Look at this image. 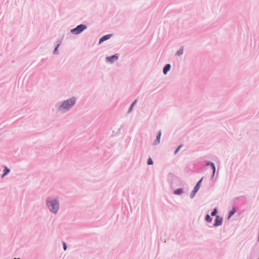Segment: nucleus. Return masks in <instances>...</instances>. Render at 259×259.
<instances>
[{
	"mask_svg": "<svg viewBox=\"0 0 259 259\" xmlns=\"http://www.w3.org/2000/svg\"><path fill=\"white\" fill-rule=\"evenodd\" d=\"M46 203L49 210L54 214H56L59 209V200L58 198L52 199L50 197L46 198Z\"/></svg>",
	"mask_w": 259,
	"mask_h": 259,
	"instance_id": "f257e3e1",
	"label": "nucleus"
},
{
	"mask_svg": "<svg viewBox=\"0 0 259 259\" xmlns=\"http://www.w3.org/2000/svg\"><path fill=\"white\" fill-rule=\"evenodd\" d=\"M76 100V98L73 96L69 99L64 100L58 107V110L60 111L63 110L66 111L70 110L75 105Z\"/></svg>",
	"mask_w": 259,
	"mask_h": 259,
	"instance_id": "f03ea898",
	"label": "nucleus"
},
{
	"mask_svg": "<svg viewBox=\"0 0 259 259\" xmlns=\"http://www.w3.org/2000/svg\"><path fill=\"white\" fill-rule=\"evenodd\" d=\"M87 28L88 26L86 24H80L77 25L75 28L71 29L70 32L74 35H78L87 29Z\"/></svg>",
	"mask_w": 259,
	"mask_h": 259,
	"instance_id": "7ed1b4c3",
	"label": "nucleus"
},
{
	"mask_svg": "<svg viewBox=\"0 0 259 259\" xmlns=\"http://www.w3.org/2000/svg\"><path fill=\"white\" fill-rule=\"evenodd\" d=\"M202 180H203V178H202L200 180H199L197 182V183H196V185L194 186L193 190L191 191V192L190 193V197L191 199L194 198V197L195 196V195L196 194V193L199 190L200 187L201 185V183H202Z\"/></svg>",
	"mask_w": 259,
	"mask_h": 259,
	"instance_id": "20e7f679",
	"label": "nucleus"
},
{
	"mask_svg": "<svg viewBox=\"0 0 259 259\" xmlns=\"http://www.w3.org/2000/svg\"><path fill=\"white\" fill-rule=\"evenodd\" d=\"M168 181L170 186L172 187L175 183L179 181V178L174 174L170 172L168 174Z\"/></svg>",
	"mask_w": 259,
	"mask_h": 259,
	"instance_id": "39448f33",
	"label": "nucleus"
},
{
	"mask_svg": "<svg viewBox=\"0 0 259 259\" xmlns=\"http://www.w3.org/2000/svg\"><path fill=\"white\" fill-rule=\"evenodd\" d=\"M119 58V55L118 54H115L110 56H107L105 58V61L107 62H110L113 63L115 61L117 60Z\"/></svg>",
	"mask_w": 259,
	"mask_h": 259,
	"instance_id": "423d86ee",
	"label": "nucleus"
},
{
	"mask_svg": "<svg viewBox=\"0 0 259 259\" xmlns=\"http://www.w3.org/2000/svg\"><path fill=\"white\" fill-rule=\"evenodd\" d=\"M223 222V218L220 215H217L213 224L214 227L220 226Z\"/></svg>",
	"mask_w": 259,
	"mask_h": 259,
	"instance_id": "0eeeda50",
	"label": "nucleus"
},
{
	"mask_svg": "<svg viewBox=\"0 0 259 259\" xmlns=\"http://www.w3.org/2000/svg\"><path fill=\"white\" fill-rule=\"evenodd\" d=\"M112 35H113V34H107L103 35L99 39L98 45H101L104 41L108 40L112 37Z\"/></svg>",
	"mask_w": 259,
	"mask_h": 259,
	"instance_id": "6e6552de",
	"label": "nucleus"
},
{
	"mask_svg": "<svg viewBox=\"0 0 259 259\" xmlns=\"http://www.w3.org/2000/svg\"><path fill=\"white\" fill-rule=\"evenodd\" d=\"M161 136V130H159L157 133L156 139L154 140V141L153 143V145H157L159 144Z\"/></svg>",
	"mask_w": 259,
	"mask_h": 259,
	"instance_id": "1a4fd4ad",
	"label": "nucleus"
},
{
	"mask_svg": "<svg viewBox=\"0 0 259 259\" xmlns=\"http://www.w3.org/2000/svg\"><path fill=\"white\" fill-rule=\"evenodd\" d=\"M171 65L170 64H166L163 68V73L164 75H166L167 72L170 70Z\"/></svg>",
	"mask_w": 259,
	"mask_h": 259,
	"instance_id": "9d476101",
	"label": "nucleus"
},
{
	"mask_svg": "<svg viewBox=\"0 0 259 259\" xmlns=\"http://www.w3.org/2000/svg\"><path fill=\"white\" fill-rule=\"evenodd\" d=\"M237 208L236 207L233 206L231 210L229 211L228 216V219H229L232 217L236 212Z\"/></svg>",
	"mask_w": 259,
	"mask_h": 259,
	"instance_id": "9b49d317",
	"label": "nucleus"
},
{
	"mask_svg": "<svg viewBox=\"0 0 259 259\" xmlns=\"http://www.w3.org/2000/svg\"><path fill=\"white\" fill-rule=\"evenodd\" d=\"M184 193L183 188H180L177 189L174 191V194L177 195H180Z\"/></svg>",
	"mask_w": 259,
	"mask_h": 259,
	"instance_id": "f8f14e48",
	"label": "nucleus"
},
{
	"mask_svg": "<svg viewBox=\"0 0 259 259\" xmlns=\"http://www.w3.org/2000/svg\"><path fill=\"white\" fill-rule=\"evenodd\" d=\"M137 102V100L136 99L132 102L128 109L127 113H130L132 111L133 108L135 106V104H136Z\"/></svg>",
	"mask_w": 259,
	"mask_h": 259,
	"instance_id": "ddd939ff",
	"label": "nucleus"
},
{
	"mask_svg": "<svg viewBox=\"0 0 259 259\" xmlns=\"http://www.w3.org/2000/svg\"><path fill=\"white\" fill-rule=\"evenodd\" d=\"M63 37H64V35L61 37H59V38H57V39L56 41V42L57 44L56 46H58L60 47V46L62 44Z\"/></svg>",
	"mask_w": 259,
	"mask_h": 259,
	"instance_id": "4468645a",
	"label": "nucleus"
},
{
	"mask_svg": "<svg viewBox=\"0 0 259 259\" xmlns=\"http://www.w3.org/2000/svg\"><path fill=\"white\" fill-rule=\"evenodd\" d=\"M218 213V210L217 208L215 207L211 211V212L210 213V215L212 216V217H214L215 216L216 217V216L218 215H217Z\"/></svg>",
	"mask_w": 259,
	"mask_h": 259,
	"instance_id": "2eb2a0df",
	"label": "nucleus"
},
{
	"mask_svg": "<svg viewBox=\"0 0 259 259\" xmlns=\"http://www.w3.org/2000/svg\"><path fill=\"white\" fill-rule=\"evenodd\" d=\"M3 172L4 173L5 175H8L10 173V169L9 168L6 166H5Z\"/></svg>",
	"mask_w": 259,
	"mask_h": 259,
	"instance_id": "dca6fc26",
	"label": "nucleus"
},
{
	"mask_svg": "<svg viewBox=\"0 0 259 259\" xmlns=\"http://www.w3.org/2000/svg\"><path fill=\"white\" fill-rule=\"evenodd\" d=\"M212 220V218L210 217V215L208 214H207L205 217V221L207 222L210 223L211 222Z\"/></svg>",
	"mask_w": 259,
	"mask_h": 259,
	"instance_id": "f3484780",
	"label": "nucleus"
},
{
	"mask_svg": "<svg viewBox=\"0 0 259 259\" xmlns=\"http://www.w3.org/2000/svg\"><path fill=\"white\" fill-rule=\"evenodd\" d=\"M183 47H182L176 53V55L177 56H181L183 54Z\"/></svg>",
	"mask_w": 259,
	"mask_h": 259,
	"instance_id": "a211bd4d",
	"label": "nucleus"
},
{
	"mask_svg": "<svg viewBox=\"0 0 259 259\" xmlns=\"http://www.w3.org/2000/svg\"><path fill=\"white\" fill-rule=\"evenodd\" d=\"M183 146V144H181L177 147V148L176 149L175 151H174L175 155H176L178 153V152L180 151V150L181 149V148Z\"/></svg>",
	"mask_w": 259,
	"mask_h": 259,
	"instance_id": "6ab92c4d",
	"label": "nucleus"
},
{
	"mask_svg": "<svg viewBox=\"0 0 259 259\" xmlns=\"http://www.w3.org/2000/svg\"><path fill=\"white\" fill-rule=\"evenodd\" d=\"M59 48V46H56L54 50L53 54L55 55H58L59 54V51H58V48Z\"/></svg>",
	"mask_w": 259,
	"mask_h": 259,
	"instance_id": "aec40b11",
	"label": "nucleus"
},
{
	"mask_svg": "<svg viewBox=\"0 0 259 259\" xmlns=\"http://www.w3.org/2000/svg\"><path fill=\"white\" fill-rule=\"evenodd\" d=\"M147 163L148 165H152L153 164V160L151 157L148 158Z\"/></svg>",
	"mask_w": 259,
	"mask_h": 259,
	"instance_id": "412c9836",
	"label": "nucleus"
},
{
	"mask_svg": "<svg viewBox=\"0 0 259 259\" xmlns=\"http://www.w3.org/2000/svg\"><path fill=\"white\" fill-rule=\"evenodd\" d=\"M211 167L212 169V171H213L214 172H215L216 168L214 163L213 162L212 165H211Z\"/></svg>",
	"mask_w": 259,
	"mask_h": 259,
	"instance_id": "4be33fe9",
	"label": "nucleus"
},
{
	"mask_svg": "<svg viewBox=\"0 0 259 259\" xmlns=\"http://www.w3.org/2000/svg\"><path fill=\"white\" fill-rule=\"evenodd\" d=\"M212 162L210 161H205V166H211L212 164Z\"/></svg>",
	"mask_w": 259,
	"mask_h": 259,
	"instance_id": "5701e85b",
	"label": "nucleus"
},
{
	"mask_svg": "<svg viewBox=\"0 0 259 259\" xmlns=\"http://www.w3.org/2000/svg\"><path fill=\"white\" fill-rule=\"evenodd\" d=\"M62 244H63V248L64 250H66V249L67 248V244L64 242H63Z\"/></svg>",
	"mask_w": 259,
	"mask_h": 259,
	"instance_id": "b1692460",
	"label": "nucleus"
},
{
	"mask_svg": "<svg viewBox=\"0 0 259 259\" xmlns=\"http://www.w3.org/2000/svg\"><path fill=\"white\" fill-rule=\"evenodd\" d=\"M214 175H215V172H214L213 171L212 173V175H211V179L213 178Z\"/></svg>",
	"mask_w": 259,
	"mask_h": 259,
	"instance_id": "393cba45",
	"label": "nucleus"
},
{
	"mask_svg": "<svg viewBox=\"0 0 259 259\" xmlns=\"http://www.w3.org/2000/svg\"><path fill=\"white\" fill-rule=\"evenodd\" d=\"M6 176V175H4V173L3 172V174L2 176V178H4V177H5Z\"/></svg>",
	"mask_w": 259,
	"mask_h": 259,
	"instance_id": "a878e982",
	"label": "nucleus"
},
{
	"mask_svg": "<svg viewBox=\"0 0 259 259\" xmlns=\"http://www.w3.org/2000/svg\"><path fill=\"white\" fill-rule=\"evenodd\" d=\"M257 241L258 242H259V233H258V236H257Z\"/></svg>",
	"mask_w": 259,
	"mask_h": 259,
	"instance_id": "bb28decb",
	"label": "nucleus"
},
{
	"mask_svg": "<svg viewBox=\"0 0 259 259\" xmlns=\"http://www.w3.org/2000/svg\"><path fill=\"white\" fill-rule=\"evenodd\" d=\"M14 259H20L19 258H14Z\"/></svg>",
	"mask_w": 259,
	"mask_h": 259,
	"instance_id": "cd10ccee",
	"label": "nucleus"
},
{
	"mask_svg": "<svg viewBox=\"0 0 259 259\" xmlns=\"http://www.w3.org/2000/svg\"><path fill=\"white\" fill-rule=\"evenodd\" d=\"M258 259H259V258Z\"/></svg>",
	"mask_w": 259,
	"mask_h": 259,
	"instance_id": "c85d7f7f",
	"label": "nucleus"
}]
</instances>
